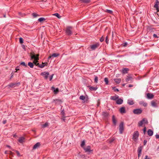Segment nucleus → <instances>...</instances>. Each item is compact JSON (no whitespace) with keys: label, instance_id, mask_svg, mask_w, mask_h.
<instances>
[{"label":"nucleus","instance_id":"obj_64","mask_svg":"<svg viewBox=\"0 0 159 159\" xmlns=\"http://www.w3.org/2000/svg\"><path fill=\"white\" fill-rule=\"evenodd\" d=\"M61 114H62V115L63 116V117L64 116V112H63V111H62L61 112Z\"/></svg>","mask_w":159,"mask_h":159},{"label":"nucleus","instance_id":"obj_50","mask_svg":"<svg viewBox=\"0 0 159 159\" xmlns=\"http://www.w3.org/2000/svg\"><path fill=\"white\" fill-rule=\"evenodd\" d=\"M104 38L103 37V36H102L101 39H100V41L101 42H102L104 41Z\"/></svg>","mask_w":159,"mask_h":159},{"label":"nucleus","instance_id":"obj_46","mask_svg":"<svg viewBox=\"0 0 159 159\" xmlns=\"http://www.w3.org/2000/svg\"><path fill=\"white\" fill-rule=\"evenodd\" d=\"M112 89H114V91H116L118 92L119 91V89H118L116 88L115 87H112Z\"/></svg>","mask_w":159,"mask_h":159},{"label":"nucleus","instance_id":"obj_20","mask_svg":"<svg viewBox=\"0 0 159 159\" xmlns=\"http://www.w3.org/2000/svg\"><path fill=\"white\" fill-rule=\"evenodd\" d=\"M129 70L128 68H124L122 70V72L123 74H126L128 73V71Z\"/></svg>","mask_w":159,"mask_h":159},{"label":"nucleus","instance_id":"obj_7","mask_svg":"<svg viewBox=\"0 0 159 159\" xmlns=\"http://www.w3.org/2000/svg\"><path fill=\"white\" fill-rule=\"evenodd\" d=\"M20 84V83H11L8 85V86L10 87H14L17 86H18Z\"/></svg>","mask_w":159,"mask_h":159},{"label":"nucleus","instance_id":"obj_24","mask_svg":"<svg viewBox=\"0 0 159 159\" xmlns=\"http://www.w3.org/2000/svg\"><path fill=\"white\" fill-rule=\"evenodd\" d=\"M152 106L154 107H157V104L154 101H152L151 102Z\"/></svg>","mask_w":159,"mask_h":159},{"label":"nucleus","instance_id":"obj_54","mask_svg":"<svg viewBox=\"0 0 159 159\" xmlns=\"http://www.w3.org/2000/svg\"><path fill=\"white\" fill-rule=\"evenodd\" d=\"M153 37L154 38H158V37L157 36V35L156 34H153Z\"/></svg>","mask_w":159,"mask_h":159},{"label":"nucleus","instance_id":"obj_3","mask_svg":"<svg viewBox=\"0 0 159 159\" xmlns=\"http://www.w3.org/2000/svg\"><path fill=\"white\" fill-rule=\"evenodd\" d=\"M139 135V133L138 131H135L134 132L133 135V139L135 141H136L138 139Z\"/></svg>","mask_w":159,"mask_h":159},{"label":"nucleus","instance_id":"obj_55","mask_svg":"<svg viewBox=\"0 0 159 159\" xmlns=\"http://www.w3.org/2000/svg\"><path fill=\"white\" fill-rule=\"evenodd\" d=\"M147 142V141L146 140H144L143 144L144 145H145L146 144Z\"/></svg>","mask_w":159,"mask_h":159},{"label":"nucleus","instance_id":"obj_36","mask_svg":"<svg viewBox=\"0 0 159 159\" xmlns=\"http://www.w3.org/2000/svg\"><path fill=\"white\" fill-rule=\"evenodd\" d=\"M85 96L83 95H81L80 97V99L82 100H85Z\"/></svg>","mask_w":159,"mask_h":159},{"label":"nucleus","instance_id":"obj_34","mask_svg":"<svg viewBox=\"0 0 159 159\" xmlns=\"http://www.w3.org/2000/svg\"><path fill=\"white\" fill-rule=\"evenodd\" d=\"M48 123L47 122L45 123L44 124L42 125V127L45 128L48 126Z\"/></svg>","mask_w":159,"mask_h":159},{"label":"nucleus","instance_id":"obj_60","mask_svg":"<svg viewBox=\"0 0 159 159\" xmlns=\"http://www.w3.org/2000/svg\"><path fill=\"white\" fill-rule=\"evenodd\" d=\"M50 58H51V59H52L53 58H52V55H50V56L48 57V59H50Z\"/></svg>","mask_w":159,"mask_h":159},{"label":"nucleus","instance_id":"obj_35","mask_svg":"<svg viewBox=\"0 0 159 159\" xmlns=\"http://www.w3.org/2000/svg\"><path fill=\"white\" fill-rule=\"evenodd\" d=\"M85 141L83 140L81 142V146L83 148V147H84V146L85 145Z\"/></svg>","mask_w":159,"mask_h":159},{"label":"nucleus","instance_id":"obj_63","mask_svg":"<svg viewBox=\"0 0 159 159\" xmlns=\"http://www.w3.org/2000/svg\"><path fill=\"white\" fill-rule=\"evenodd\" d=\"M133 86V85H132V84H129V86H128V87H132Z\"/></svg>","mask_w":159,"mask_h":159},{"label":"nucleus","instance_id":"obj_53","mask_svg":"<svg viewBox=\"0 0 159 159\" xmlns=\"http://www.w3.org/2000/svg\"><path fill=\"white\" fill-rule=\"evenodd\" d=\"M148 30H149V31H150L151 32H152V31H153V30H154V29L153 28H149Z\"/></svg>","mask_w":159,"mask_h":159},{"label":"nucleus","instance_id":"obj_57","mask_svg":"<svg viewBox=\"0 0 159 159\" xmlns=\"http://www.w3.org/2000/svg\"><path fill=\"white\" fill-rule=\"evenodd\" d=\"M155 137L156 139H159V135L157 134L155 135Z\"/></svg>","mask_w":159,"mask_h":159},{"label":"nucleus","instance_id":"obj_41","mask_svg":"<svg viewBox=\"0 0 159 159\" xmlns=\"http://www.w3.org/2000/svg\"><path fill=\"white\" fill-rule=\"evenodd\" d=\"M105 12H107L108 13H110V14H112V11L111 10L107 9Z\"/></svg>","mask_w":159,"mask_h":159},{"label":"nucleus","instance_id":"obj_52","mask_svg":"<svg viewBox=\"0 0 159 159\" xmlns=\"http://www.w3.org/2000/svg\"><path fill=\"white\" fill-rule=\"evenodd\" d=\"M53 76V74H52L49 77V80L51 81L52 79Z\"/></svg>","mask_w":159,"mask_h":159},{"label":"nucleus","instance_id":"obj_27","mask_svg":"<svg viewBox=\"0 0 159 159\" xmlns=\"http://www.w3.org/2000/svg\"><path fill=\"white\" fill-rule=\"evenodd\" d=\"M115 81L117 84H119L120 83L121 81V79L120 78L118 79H115L114 80Z\"/></svg>","mask_w":159,"mask_h":159},{"label":"nucleus","instance_id":"obj_48","mask_svg":"<svg viewBox=\"0 0 159 159\" xmlns=\"http://www.w3.org/2000/svg\"><path fill=\"white\" fill-rule=\"evenodd\" d=\"M14 151L16 152L18 156L20 157V153H19V151L17 150H14Z\"/></svg>","mask_w":159,"mask_h":159},{"label":"nucleus","instance_id":"obj_25","mask_svg":"<svg viewBox=\"0 0 159 159\" xmlns=\"http://www.w3.org/2000/svg\"><path fill=\"white\" fill-rule=\"evenodd\" d=\"M47 64V63H42V64H39V67L40 68H43V67L45 66L46 64Z\"/></svg>","mask_w":159,"mask_h":159},{"label":"nucleus","instance_id":"obj_30","mask_svg":"<svg viewBox=\"0 0 159 159\" xmlns=\"http://www.w3.org/2000/svg\"><path fill=\"white\" fill-rule=\"evenodd\" d=\"M28 65L31 68H33L34 67V63L31 62H29L28 63Z\"/></svg>","mask_w":159,"mask_h":159},{"label":"nucleus","instance_id":"obj_18","mask_svg":"<svg viewBox=\"0 0 159 159\" xmlns=\"http://www.w3.org/2000/svg\"><path fill=\"white\" fill-rule=\"evenodd\" d=\"M52 89L53 90L55 94H57L59 92V89L57 88L56 89L53 87H52Z\"/></svg>","mask_w":159,"mask_h":159},{"label":"nucleus","instance_id":"obj_62","mask_svg":"<svg viewBox=\"0 0 159 159\" xmlns=\"http://www.w3.org/2000/svg\"><path fill=\"white\" fill-rule=\"evenodd\" d=\"M11 77L10 78V79H11V78H12V77H13V73H12L11 74Z\"/></svg>","mask_w":159,"mask_h":159},{"label":"nucleus","instance_id":"obj_5","mask_svg":"<svg viewBox=\"0 0 159 159\" xmlns=\"http://www.w3.org/2000/svg\"><path fill=\"white\" fill-rule=\"evenodd\" d=\"M142 110L140 109H135L133 110V113L135 114L139 115L141 113Z\"/></svg>","mask_w":159,"mask_h":159},{"label":"nucleus","instance_id":"obj_44","mask_svg":"<svg viewBox=\"0 0 159 159\" xmlns=\"http://www.w3.org/2000/svg\"><path fill=\"white\" fill-rule=\"evenodd\" d=\"M105 41L106 43L108 44V43L109 39H108V36H107L106 38Z\"/></svg>","mask_w":159,"mask_h":159},{"label":"nucleus","instance_id":"obj_23","mask_svg":"<svg viewBox=\"0 0 159 159\" xmlns=\"http://www.w3.org/2000/svg\"><path fill=\"white\" fill-rule=\"evenodd\" d=\"M128 103L130 105H132L134 104L133 100L132 99H128Z\"/></svg>","mask_w":159,"mask_h":159},{"label":"nucleus","instance_id":"obj_33","mask_svg":"<svg viewBox=\"0 0 159 159\" xmlns=\"http://www.w3.org/2000/svg\"><path fill=\"white\" fill-rule=\"evenodd\" d=\"M53 16H54L56 17H57L58 18H60L61 16H60L59 15L58 13H55L54 14H53L52 15Z\"/></svg>","mask_w":159,"mask_h":159},{"label":"nucleus","instance_id":"obj_59","mask_svg":"<svg viewBox=\"0 0 159 159\" xmlns=\"http://www.w3.org/2000/svg\"><path fill=\"white\" fill-rule=\"evenodd\" d=\"M6 122H7V120H4L2 121V123H3L4 124H5L6 123Z\"/></svg>","mask_w":159,"mask_h":159},{"label":"nucleus","instance_id":"obj_45","mask_svg":"<svg viewBox=\"0 0 159 159\" xmlns=\"http://www.w3.org/2000/svg\"><path fill=\"white\" fill-rule=\"evenodd\" d=\"M20 65H21L24 66H25V67L27 66V65L24 62H21L20 63Z\"/></svg>","mask_w":159,"mask_h":159},{"label":"nucleus","instance_id":"obj_40","mask_svg":"<svg viewBox=\"0 0 159 159\" xmlns=\"http://www.w3.org/2000/svg\"><path fill=\"white\" fill-rule=\"evenodd\" d=\"M94 82L95 83H97L98 82V77L97 76H95Z\"/></svg>","mask_w":159,"mask_h":159},{"label":"nucleus","instance_id":"obj_26","mask_svg":"<svg viewBox=\"0 0 159 159\" xmlns=\"http://www.w3.org/2000/svg\"><path fill=\"white\" fill-rule=\"evenodd\" d=\"M80 1L82 3H89L90 2L89 0H80Z\"/></svg>","mask_w":159,"mask_h":159},{"label":"nucleus","instance_id":"obj_13","mask_svg":"<svg viewBox=\"0 0 159 159\" xmlns=\"http://www.w3.org/2000/svg\"><path fill=\"white\" fill-rule=\"evenodd\" d=\"M88 87L89 88L90 90L91 91H96L98 89V87H94L91 86H88Z\"/></svg>","mask_w":159,"mask_h":159},{"label":"nucleus","instance_id":"obj_31","mask_svg":"<svg viewBox=\"0 0 159 159\" xmlns=\"http://www.w3.org/2000/svg\"><path fill=\"white\" fill-rule=\"evenodd\" d=\"M104 81L105 83L106 84L108 85V84L109 81L107 78H105L104 79Z\"/></svg>","mask_w":159,"mask_h":159},{"label":"nucleus","instance_id":"obj_58","mask_svg":"<svg viewBox=\"0 0 159 159\" xmlns=\"http://www.w3.org/2000/svg\"><path fill=\"white\" fill-rule=\"evenodd\" d=\"M155 4H157V5H159V2L158 1V0H156V3Z\"/></svg>","mask_w":159,"mask_h":159},{"label":"nucleus","instance_id":"obj_8","mask_svg":"<svg viewBox=\"0 0 159 159\" xmlns=\"http://www.w3.org/2000/svg\"><path fill=\"white\" fill-rule=\"evenodd\" d=\"M102 115L104 118L106 119H107L109 116V113L107 111L103 112L102 113Z\"/></svg>","mask_w":159,"mask_h":159},{"label":"nucleus","instance_id":"obj_2","mask_svg":"<svg viewBox=\"0 0 159 159\" xmlns=\"http://www.w3.org/2000/svg\"><path fill=\"white\" fill-rule=\"evenodd\" d=\"M66 32L67 35H70L72 34V27L71 26L67 27L66 30Z\"/></svg>","mask_w":159,"mask_h":159},{"label":"nucleus","instance_id":"obj_22","mask_svg":"<svg viewBox=\"0 0 159 159\" xmlns=\"http://www.w3.org/2000/svg\"><path fill=\"white\" fill-rule=\"evenodd\" d=\"M25 138L23 137H20L18 141L20 143H22L24 142Z\"/></svg>","mask_w":159,"mask_h":159},{"label":"nucleus","instance_id":"obj_28","mask_svg":"<svg viewBox=\"0 0 159 159\" xmlns=\"http://www.w3.org/2000/svg\"><path fill=\"white\" fill-rule=\"evenodd\" d=\"M144 121V120H142L141 121H140L138 123V125L139 126H142L143 124V121Z\"/></svg>","mask_w":159,"mask_h":159},{"label":"nucleus","instance_id":"obj_6","mask_svg":"<svg viewBox=\"0 0 159 159\" xmlns=\"http://www.w3.org/2000/svg\"><path fill=\"white\" fill-rule=\"evenodd\" d=\"M49 73L48 72H42L41 74V75L43 76V77L45 79H47L49 75Z\"/></svg>","mask_w":159,"mask_h":159},{"label":"nucleus","instance_id":"obj_11","mask_svg":"<svg viewBox=\"0 0 159 159\" xmlns=\"http://www.w3.org/2000/svg\"><path fill=\"white\" fill-rule=\"evenodd\" d=\"M40 145V143L38 142L36 143L33 146V149H35L38 148Z\"/></svg>","mask_w":159,"mask_h":159},{"label":"nucleus","instance_id":"obj_38","mask_svg":"<svg viewBox=\"0 0 159 159\" xmlns=\"http://www.w3.org/2000/svg\"><path fill=\"white\" fill-rule=\"evenodd\" d=\"M140 104L142 105L144 107H146L147 105V104L146 103L144 102H140Z\"/></svg>","mask_w":159,"mask_h":159},{"label":"nucleus","instance_id":"obj_47","mask_svg":"<svg viewBox=\"0 0 159 159\" xmlns=\"http://www.w3.org/2000/svg\"><path fill=\"white\" fill-rule=\"evenodd\" d=\"M19 42L20 43H23V39L22 38H19Z\"/></svg>","mask_w":159,"mask_h":159},{"label":"nucleus","instance_id":"obj_19","mask_svg":"<svg viewBox=\"0 0 159 159\" xmlns=\"http://www.w3.org/2000/svg\"><path fill=\"white\" fill-rule=\"evenodd\" d=\"M112 120L113 123L114 125H116V124L117 121L115 118V116L113 115L112 116Z\"/></svg>","mask_w":159,"mask_h":159},{"label":"nucleus","instance_id":"obj_51","mask_svg":"<svg viewBox=\"0 0 159 159\" xmlns=\"http://www.w3.org/2000/svg\"><path fill=\"white\" fill-rule=\"evenodd\" d=\"M143 132L144 134H145L146 132V127H144V128L143 129Z\"/></svg>","mask_w":159,"mask_h":159},{"label":"nucleus","instance_id":"obj_16","mask_svg":"<svg viewBox=\"0 0 159 159\" xmlns=\"http://www.w3.org/2000/svg\"><path fill=\"white\" fill-rule=\"evenodd\" d=\"M120 111L121 113H125L126 112L125 107H122L120 109Z\"/></svg>","mask_w":159,"mask_h":159},{"label":"nucleus","instance_id":"obj_4","mask_svg":"<svg viewBox=\"0 0 159 159\" xmlns=\"http://www.w3.org/2000/svg\"><path fill=\"white\" fill-rule=\"evenodd\" d=\"M124 130V125L123 122H121L119 125V131L120 134L123 133Z\"/></svg>","mask_w":159,"mask_h":159},{"label":"nucleus","instance_id":"obj_17","mask_svg":"<svg viewBox=\"0 0 159 159\" xmlns=\"http://www.w3.org/2000/svg\"><path fill=\"white\" fill-rule=\"evenodd\" d=\"M148 134L149 136H152L153 134V132L152 130L151 129H149L148 131Z\"/></svg>","mask_w":159,"mask_h":159},{"label":"nucleus","instance_id":"obj_49","mask_svg":"<svg viewBox=\"0 0 159 159\" xmlns=\"http://www.w3.org/2000/svg\"><path fill=\"white\" fill-rule=\"evenodd\" d=\"M54 101L56 103H57V102H61L60 100L57 99L54 100Z\"/></svg>","mask_w":159,"mask_h":159},{"label":"nucleus","instance_id":"obj_12","mask_svg":"<svg viewBox=\"0 0 159 159\" xmlns=\"http://www.w3.org/2000/svg\"><path fill=\"white\" fill-rule=\"evenodd\" d=\"M119 98V97L117 95H116L114 96H111L110 99L113 100H116Z\"/></svg>","mask_w":159,"mask_h":159},{"label":"nucleus","instance_id":"obj_61","mask_svg":"<svg viewBox=\"0 0 159 159\" xmlns=\"http://www.w3.org/2000/svg\"><path fill=\"white\" fill-rule=\"evenodd\" d=\"M127 42H125L124 43V46H126L127 45Z\"/></svg>","mask_w":159,"mask_h":159},{"label":"nucleus","instance_id":"obj_14","mask_svg":"<svg viewBox=\"0 0 159 159\" xmlns=\"http://www.w3.org/2000/svg\"><path fill=\"white\" fill-rule=\"evenodd\" d=\"M147 97L148 99H152L154 97V95L152 93H148L147 94Z\"/></svg>","mask_w":159,"mask_h":159},{"label":"nucleus","instance_id":"obj_21","mask_svg":"<svg viewBox=\"0 0 159 159\" xmlns=\"http://www.w3.org/2000/svg\"><path fill=\"white\" fill-rule=\"evenodd\" d=\"M132 79V78L130 76H128L127 78L125 79V81L128 82L129 81H131Z\"/></svg>","mask_w":159,"mask_h":159},{"label":"nucleus","instance_id":"obj_32","mask_svg":"<svg viewBox=\"0 0 159 159\" xmlns=\"http://www.w3.org/2000/svg\"><path fill=\"white\" fill-rule=\"evenodd\" d=\"M45 19L43 17H41L38 19V21L40 22H41L45 20Z\"/></svg>","mask_w":159,"mask_h":159},{"label":"nucleus","instance_id":"obj_43","mask_svg":"<svg viewBox=\"0 0 159 159\" xmlns=\"http://www.w3.org/2000/svg\"><path fill=\"white\" fill-rule=\"evenodd\" d=\"M142 151V148L141 147H139L138 148V153H141Z\"/></svg>","mask_w":159,"mask_h":159},{"label":"nucleus","instance_id":"obj_37","mask_svg":"<svg viewBox=\"0 0 159 159\" xmlns=\"http://www.w3.org/2000/svg\"><path fill=\"white\" fill-rule=\"evenodd\" d=\"M142 120H144V121H143V124H148V121L147 119L145 118H143Z\"/></svg>","mask_w":159,"mask_h":159},{"label":"nucleus","instance_id":"obj_39","mask_svg":"<svg viewBox=\"0 0 159 159\" xmlns=\"http://www.w3.org/2000/svg\"><path fill=\"white\" fill-rule=\"evenodd\" d=\"M154 7L158 11L159 10V7L158 5H157V4H155L154 6Z\"/></svg>","mask_w":159,"mask_h":159},{"label":"nucleus","instance_id":"obj_1","mask_svg":"<svg viewBox=\"0 0 159 159\" xmlns=\"http://www.w3.org/2000/svg\"><path fill=\"white\" fill-rule=\"evenodd\" d=\"M30 57L31 59H34L33 61V63L35 65L38 66L39 65L38 60H39V54H35L34 52H31L30 53Z\"/></svg>","mask_w":159,"mask_h":159},{"label":"nucleus","instance_id":"obj_42","mask_svg":"<svg viewBox=\"0 0 159 159\" xmlns=\"http://www.w3.org/2000/svg\"><path fill=\"white\" fill-rule=\"evenodd\" d=\"M32 15L33 17L34 18L36 17L37 16H39V15L35 13H33Z\"/></svg>","mask_w":159,"mask_h":159},{"label":"nucleus","instance_id":"obj_9","mask_svg":"<svg viewBox=\"0 0 159 159\" xmlns=\"http://www.w3.org/2000/svg\"><path fill=\"white\" fill-rule=\"evenodd\" d=\"M90 146H87L86 147H83V149L84 150L85 152H90L92 150L90 149Z\"/></svg>","mask_w":159,"mask_h":159},{"label":"nucleus","instance_id":"obj_15","mask_svg":"<svg viewBox=\"0 0 159 159\" xmlns=\"http://www.w3.org/2000/svg\"><path fill=\"white\" fill-rule=\"evenodd\" d=\"M99 45V44L98 43H96L94 44H93L91 46V48L93 50L97 48Z\"/></svg>","mask_w":159,"mask_h":159},{"label":"nucleus","instance_id":"obj_56","mask_svg":"<svg viewBox=\"0 0 159 159\" xmlns=\"http://www.w3.org/2000/svg\"><path fill=\"white\" fill-rule=\"evenodd\" d=\"M145 159H151V158H150L147 155H146L145 156Z\"/></svg>","mask_w":159,"mask_h":159},{"label":"nucleus","instance_id":"obj_29","mask_svg":"<svg viewBox=\"0 0 159 159\" xmlns=\"http://www.w3.org/2000/svg\"><path fill=\"white\" fill-rule=\"evenodd\" d=\"M59 54L58 53H54L52 55V57L53 58L59 56Z\"/></svg>","mask_w":159,"mask_h":159},{"label":"nucleus","instance_id":"obj_10","mask_svg":"<svg viewBox=\"0 0 159 159\" xmlns=\"http://www.w3.org/2000/svg\"><path fill=\"white\" fill-rule=\"evenodd\" d=\"M123 102V100L121 98H118L116 101V103L117 104H121Z\"/></svg>","mask_w":159,"mask_h":159}]
</instances>
